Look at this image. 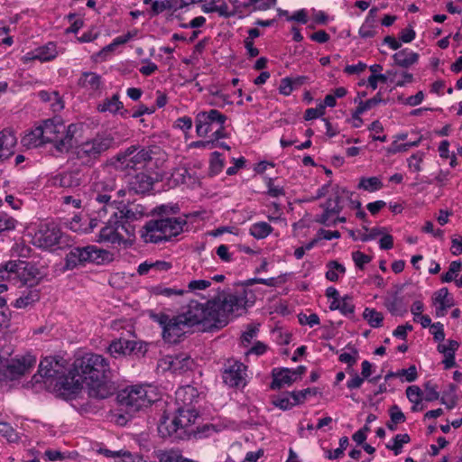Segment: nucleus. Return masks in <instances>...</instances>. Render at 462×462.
<instances>
[{
  "mask_svg": "<svg viewBox=\"0 0 462 462\" xmlns=\"http://www.w3.org/2000/svg\"><path fill=\"white\" fill-rule=\"evenodd\" d=\"M249 293L252 294V291L242 289L223 297L217 296L206 304L190 300L179 314L185 319L191 328L199 324L209 328H222L229 323L230 319L245 313Z\"/></svg>",
  "mask_w": 462,
  "mask_h": 462,
  "instance_id": "f257e3e1",
  "label": "nucleus"
},
{
  "mask_svg": "<svg viewBox=\"0 0 462 462\" xmlns=\"http://www.w3.org/2000/svg\"><path fill=\"white\" fill-rule=\"evenodd\" d=\"M110 374L109 363L101 355L86 353L76 357L70 369V381L65 379L68 393H77L86 383L90 397L108 398L115 392L113 383L108 381Z\"/></svg>",
  "mask_w": 462,
  "mask_h": 462,
  "instance_id": "f03ea898",
  "label": "nucleus"
},
{
  "mask_svg": "<svg viewBox=\"0 0 462 462\" xmlns=\"http://www.w3.org/2000/svg\"><path fill=\"white\" fill-rule=\"evenodd\" d=\"M187 224L180 217H165L151 219L143 226L141 237L145 243L160 244L179 236Z\"/></svg>",
  "mask_w": 462,
  "mask_h": 462,
  "instance_id": "7ed1b4c3",
  "label": "nucleus"
},
{
  "mask_svg": "<svg viewBox=\"0 0 462 462\" xmlns=\"http://www.w3.org/2000/svg\"><path fill=\"white\" fill-rule=\"evenodd\" d=\"M115 146L116 143L111 134L98 133L93 138L78 144L74 150V156L80 165L91 167L103 153Z\"/></svg>",
  "mask_w": 462,
  "mask_h": 462,
  "instance_id": "20e7f679",
  "label": "nucleus"
},
{
  "mask_svg": "<svg viewBox=\"0 0 462 462\" xmlns=\"http://www.w3.org/2000/svg\"><path fill=\"white\" fill-rule=\"evenodd\" d=\"M161 148L157 145L142 147L131 145L125 151L118 152L112 160L116 170L126 171L141 169L150 162L154 155L159 154Z\"/></svg>",
  "mask_w": 462,
  "mask_h": 462,
  "instance_id": "39448f33",
  "label": "nucleus"
},
{
  "mask_svg": "<svg viewBox=\"0 0 462 462\" xmlns=\"http://www.w3.org/2000/svg\"><path fill=\"white\" fill-rule=\"evenodd\" d=\"M155 394L143 385H133L122 390L117 400L129 414L146 409L155 401Z\"/></svg>",
  "mask_w": 462,
  "mask_h": 462,
  "instance_id": "423d86ee",
  "label": "nucleus"
},
{
  "mask_svg": "<svg viewBox=\"0 0 462 462\" xmlns=\"http://www.w3.org/2000/svg\"><path fill=\"white\" fill-rule=\"evenodd\" d=\"M153 320L162 328L164 341L170 344L179 343L191 331L189 325L180 314L170 316L159 313L153 316Z\"/></svg>",
  "mask_w": 462,
  "mask_h": 462,
  "instance_id": "0eeeda50",
  "label": "nucleus"
},
{
  "mask_svg": "<svg viewBox=\"0 0 462 462\" xmlns=\"http://www.w3.org/2000/svg\"><path fill=\"white\" fill-rule=\"evenodd\" d=\"M67 362L64 358L60 356H49L43 358L39 365L38 374L45 378L47 381H50L52 383L55 381V386L60 391L68 393L67 384L65 383V379H68V382L70 381L69 379L70 377V371L67 374Z\"/></svg>",
  "mask_w": 462,
  "mask_h": 462,
  "instance_id": "6e6552de",
  "label": "nucleus"
},
{
  "mask_svg": "<svg viewBox=\"0 0 462 462\" xmlns=\"http://www.w3.org/2000/svg\"><path fill=\"white\" fill-rule=\"evenodd\" d=\"M353 192L345 188L335 186L332 189L330 197L322 204L320 208H323V213L316 217L315 221L324 226H330V218L335 215H338L343 208L345 199H350Z\"/></svg>",
  "mask_w": 462,
  "mask_h": 462,
  "instance_id": "1a4fd4ad",
  "label": "nucleus"
},
{
  "mask_svg": "<svg viewBox=\"0 0 462 462\" xmlns=\"http://www.w3.org/2000/svg\"><path fill=\"white\" fill-rule=\"evenodd\" d=\"M61 230L54 223H42L32 235V244L42 249H51L61 244Z\"/></svg>",
  "mask_w": 462,
  "mask_h": 462,
  "instance_id": "9d476101",
  "label": "nucleus"
},
{
  "mask_svg": "<svg viewBox=\"0 0 462 462\" xmlns=\"http://www.w3.org/2000/svg\"><path fill=\"white\" fill-rule=\"evenodd\" d=\"M226 120V116L217 109L200 111L195 117L196 133L199 136L205 137L217 125H225Z\"/></svg>",
  "mask_w": 462,
  "mask_h": 462,
  "instance_id": "9b49d317",
  "label": "nucleus"
},
{
  "mask_svg": "<svg viewBox=\"0 0 462 462\" xmlns=\"http://www.w3.org/2000/svg\"><path fill=\"white\" fill-rule=\"evenodd\" d=\"M222 379L225 384L232 388H243L246 385V366L235 359H228L222 368Z\"/></svg>",
  "mask_w": 462,
  "mask_h": 462,
  "instance_id": "f8f14e48",
  "label": "nucleus"
},
{
  "mask_svg": "<svg viewBox=\"0 0 462 462\" xmlns=\"http://www.w3.org/2000/svg\"><path fill=\"white\" fill-rule=\"evenodd\" d=\"M113 217L115 219L110 218L106 225L101 228L98 238L97 239V242L120 245L125 241L121 231L124 230L129 234L125 226L118 220L116 212L113 214Z\"/></svg>",
  "mask_w": 462,
  "mask_h": 462,
  "instance_id": "ddd939ff",
  "label": "nucleus"
},
{
  "mask_svg": "<svg viewBox=\"0 0 462 462\" xmlns=\"http://www.w3.org/2000/svg\"><path fill=\"white\" fill-rule=\"evenodd\" d=\"M35 363L36 357L31 354L14 359L7 365V374L12 380L17 379L29 373L34 366Z\"/></svg>",
  "mask_w": 462,
  "mask_h": 462,
  "instance_id": "4468645a",
  "label": "nucleus"
},
{
  "mask_svg": "<svg viewBox=\"0 0 462 462\" xmlns=\"http://www.w3.org/2000/svg\"><path fill=\"white\" fill-rule=\"evenodd\" d=\"M42 130V136L45 143H53L57 149L58 142L65 131V125L60 118H51L45 120L42 125H40Z\"/></svg>",
  "mask_w": 462,
  "mask_h": 462,
  "instance_id": "2eb2a0df",
  "label": "nucleus"
},
{
  "mask_svg": "<svg viewBox=\"0 0 462 462\" xmlns=\"http://www.w3.org/2000/svg\"><path fill=\"white\" fill-rule=\"evenodd\" d=\"M198 416L199 413L193 407H179L177 415L172 420L173 431L191 426L195 423Z\"/></svg>",
  "mask_w": 462,
  "mask_h": 462,
  "instance_id": "dca6fc26",
  "label": "nucleus"
},
{
  "mask_svg": "<svg viewBox=\"0 0 462 462\" xmlns=\"http://www.w3.org/2000/svg\"><path fill=\"white\" fill-rule=\"evenodd\" d=\"M58 55L56 44L53 42H48L47 44L38 47L35 50L27 52L23 56L24 61L30 60H40V61H49L53 60Z\"/></svg>",
  "mask_w": 462,
  "mask_h": 462,
  "instance_id": "f3484780",
  "label": "nucleus"
},
{
  "mask_svg": "<svg viewBox=\"0 0 462 462\" xmlns=\"http://www.w3.org/2000/svg\"><path fill=\"white\" fill-rule=\"evenodd\" d=\"M153 186V179L143 173L140 172L131 177L128 181V189L136 194H144L150 191Z\"/></svg>",
  "mask_w": 462,
  "mask_h": 462,
  "instance_id": "a211bd4d",
  "label": "nucleus"
},
{
  "mask_svg": "<svg viewBox=\"0 0 462 462\" xmlns=\"http://www.w3.org/2000/svg\"><path fill=\"white\" fill-rule=\"evenodd\" d=\"M136 346V341L120 338L112 341L107 350L113 357L118 358L120 356L130 355L134 352Z\"/></svg>",
  "mask_w": 462,
  "mask_h": 462,
  "instance_id": "6ab92c4d",
  "label": "nucleus"
},
{
  "mask_svg": "<svg viewBox=\"0 0 462 462\" xmlns=\"http://www.w3.org/2000/svg\"><path fill=\"white\" fill-rule=\"evenodd\" d=\"M191 1L192 2H206L203 5H201L202 11L206 14L216 12L220 16H223L225 18L236 16V11H232V9H230L226 3L223 2L219 5H217L221 0H191Z\"/></svg>",
  "mask_w": 462,
  "mask_h": 462,
  "instance_id": "aec40b11",
  "label": "nucleus"
},
{
  "mask_svg": "<svg viewBox=\"0 0 462 462\" xmlns=\"http://www.w3.org/2000/svg\"><path fill=\"white\" fill-rule=\"evenodd\" d=\"M16 144L15 135L9 130L0 132V162L8 159L14 153Z\"/></svg>",
  "mask_w": 462,
  "mask_h": 462,
  "instance_id": "412c9836",
  "label": "nucleus"
},
{
  "mask_svg": "<svg viewBox=\"0 0 462 462\" xmlns=\"http://www.w3.org/2000/svg\"><path fill=\"white\" fill-rule=\"evenodd\" d=\"M433 302L434 304H439V307L436 309V316L439 318L444 317L447 310L454 306V300L449 297L448 290L446 287H443L435 292Z\"/></svg>",
  "mask_w": 462,
  "mask_h": 462,
  "instance_id": "4be33fe9",
  "label": "nucleus"
},
{
  "mask_svg": "<svg viewBox=\"0 0 462 462\" xmlns=\"http://www.w3.org/2000/svg\"><path fill=\"white\" fill-rule=\"evenodd\" d=\"M297 381L293 375L292 370L289 368H281L273 370V382L271 388L277 390L284 385H291L293 382Z\"/></svg>",
  "mask_w": 462,
  "mask_h": 462,
  "instance_id": "5701e85b",
  "label": "nucleus"
},
{
  "mask_svg": "<svg viewBox=\"0 0 462 462\" xmlns=\"http://www.w3.org/2000/svg\"><path fill=\"white\" fill-rule=\"evenodd\" d=\"M79 129V127L76 124H70L68 126L65 125V131L62 134H60V138L58 142V152H65L73 147L75 135Z\"/></svg>",
  "mask_w": 462,
  "mask_h": 462,
  "instance_id": "b1692460",
  "label": "nucleus"
},
{
  "mask_svg": "<svg viewBox=\"0 0 462 462\" xmlns=\"http://www.w3.org/2000/svg\"><path fill=\"white\" fill-rule=\"evenodd\" d=\"M165 363L168 364V369L172 373L181 374L190 369L193 361L192 359L185 355L180 356H169L166 357Z\"/></svg>",
  "mask_w": 462,
  "mask_h": 462,
  "instance_id": "393cba45",
  "label": "nucleus"
},
{
  "mask_svg": "<svg viewBox=\"0 0 462 462\" xmlns=\"http://www.w3.org/2000/svg\"><path fill=\"white\" fill-rule=\"evenodd\" d=\"M79 86L90 91H100L103 86L101 76L95 72H83L79 79Z\"/></svg>",
  "mask_w": 462,
  "mask_h": 462,
  "instance_id": "a878e982",
  "label": "nucleus"
},
{
  "mask_svg": "<svg viewBox=\"0 0 462 462\" xmlns=\"http://www.w3.org/2000/svg\"><path fill=\"white\" fill-rule=\"evenodd\" d=\"M87 263H93L96 264H103L111 260V254L108 251L97 248L95 245H88L84 247Z\"/></svg>",
  "mask_w": 462,
  "mask_h": 462,
  "instance_id": "bb28decb",
  "label": "nucleus"
},
{
  "mask_svg": "<svg viewBox=\"0 0 462 462\" xmlns=\"http://www.w3.org/2000/svg\"><path fill=\"white\" fill-rule=\"evenodd\" d=\"M118 218L125 219L126 222H132L141 219L145 215V208L140 204L124 205L119 210Z\"/></svg>",
  "mask_w": 462,
  "mask_h": 462,
  "instance_id": "cd10ccee",
  "label": "nucleus"
},
{
  "mask_svg": "<svg viewBox=\"0 0 462 462\" xmlns=\"http://www.w3.org/2000/svg\"><path fill=\"white\" fill-rule=\"evenodd\" d=\"M53 183L61 188H74L80 185L81 180L78 171H64L53 178Z\"/></svg>",
  "mask_w": 462,
  "mask_h": 462,
  "instance_id": "c85d7f7f",
  "label": "nucleus"
},
{
  "mask_svg": "<svg viewBox=\"0 0 462 462\" xmlns=\"http://www.w3.org/2000/svg\"><path fill=\"white\" fill-rule=\"evenodd\" d=\"M198 397L197 389L190 385L180 387L176 391V400L181 403L180 407H192Z\"/></svg>",
  "mask_w": 462,
  "mask_h": 462,
  "instance_id": "c756f323",
  "label": "nucleus"
},
{
  "mask_svg": "<svg viewBox=\"0 0 462 462\" xmlns=\"http://www.w3.org/2000/svg\"><path fill=\"white\" fill-rule=\"evenodd\" d=\"M84 247L72 248L65 257V267L68 270H73L79 265L87 263Z\"/></svg>",
  "mask_w": 462,
  "mask_h": 462,
  "instance_id": "7c9ffc66",
  "label": "nucleus"
},
{
  "mask_svg": "<svg viewBox=\"0 0 462 462\" xmlns=\"http://www.w3.org/2000/svg\"><path fill=\"white\" fill-rule=\"evenodd\" d=\"M393 59L396 65L402 68H409L418 61L419 55L409 49H403L394 53Z\"/></svg>",
  "mask_w": 462,
  "mask_h": 462,
  "instance_id": "2f4dec72",
  "label": "nucleus"
},
{
  "mask_svg": "<svg viewBox=\"0 0 462 462\" xmlns=\"http://www.w3.org/2000/svg\"><path fill=\"white\" fill-rule=\"evenodd\" d=\"M13 280L25 279L24 271L28 268V263L24 261H9L3 264Z\"/></svg>",
  "mask_w": 462,
  "mask_h": 462,
  "instance_id": "473e14b6",
  "label": "nucleus"
},
{
  "mask_svg": "<svg viewBox=\"0 0 462 462\" xmlns=\"http://www.w3.org/2000/svg\"><path fill=\"white\" fill-rule=\"evenodd\" d=\"M124 105L119 100V96L117 94L114 95L111 98H106L101 103L97 105V110L101 113L109 112L111 114H116L119 110L123 109Z\"/></svg>",
  "mask_w": 462,
  "mask_h": 462,
  "instance_id": "72a5a7b5",
  "label": "nucleus"
},
{
  "mask_svg": "<svg viewBox=\"0 0 462 462\" xmlns=\"http://www.w3.org/2000/svg\"><path fill=\"white\" fill-rule=\"evenodd\" d=\"M23 143L25 146L32 148V147H38L41 146L45 143V140L42 136V130L41 126H36L34 129H32L30 133H28L23 139Z\"/></svg>",
  "mask_w": 462,
  "mask_h": 462,
  "instance_id": "f704fd0d",
  "label": "nucleus"
},
{
  "mask_svg": "<svg viewBox=\"0 0 462 462\" xmlns=\"http://www.w3.org/2000/svg\"><path fill=\"white\" fill-rule=\"evenodd\" d=\"M273 228L267 222H256L254 223L249 228V234L256 238V239H263L267 237L272 232Z\"/></svg>",
  "mask_w": 462,
  "mask_h": 462,
  "instance_id": "c9c22d12",
  "label": "nucleus"
},
{
  "mask_svg": "<svg viewBox=\"0 0 462 462\" xmlns=\"http://www.w3.org/2000/svg\"><path fill=\"white\" fill-rule=\"evenodd\" d=\"M383 182L378 177L361 178L357 188L369 192L379 190L383 188Z\"/></svg>",
  "mask_w": 462,
  "mask_h": 462,
  "instance_id": "e433bc0d",
  "label": "nucleus"
},
{
  "mask_svg": "<svg viewBox=\"0 0 462 462\" xmlns=\"http://www.w3.org/2000/svg\"><path fill=\"white\" fill-rule=\"evenodd\" d=\"M40 300V293L37 290H31L26 294L16 299L14 307L21 309L26 308Z\"/></svg>",
  "mask_w": 462,
  "mask_h": 462,
  "instance_id": "4c0bfd02",
  "label": "nucleus"
},
{
  "mask_svg": "<svg viewBox=\"0 0 462 462\" xmlns=\"http://www.w3.org/2000/svg\"><path fill=\"white\" fill-rule=\"evenodd\" d=\"M156 457L159 462H183L185 460V457L181 456L180 451L174 449L158 450Z\"/></svg>",
  "mask_w": 462,
  "mask_h": 462,
  "instance_id": "58836bf2",
  "label": "nucleus"
},
{
  "mask_svg": "<svg viewBox=\"0 0 462 462\" xmlns=\"http://www.w3.org/2000/svg\"><path fill=\"white\" fill-rule=\"evenodd\" d=\"M178 0H162L152 2L151 7L152 15H158L165 10L174 9L177 10Z\"/></svg>",
  "mask_w": 462,
  "mask_h": 462,
  "instance_id": "ea45409f",
  "label": "nucleus"
},
{
  "mask_svg": "<svg viewBox=\"0 0 462 462\" xmlns=\"http://www.w3.org/2000/svg\"><path fill=\"white\" fill-rule=\"evenodd\" d=\"M448 391H445L441 396V403L446 405L449 410L453 409L457 403V386L455 384H449Z\"/></svg>",
  "mask_w": 462,
  "mask_h": 462,
  "instance_id": "a19ab883",
  "label": "nucleus"
},
{
  "mask_svg": "<svg viewBox=\"0 0 462 462\" xmlns=\"http://www.w3.org/2000/svg\"><path fill=\"white\" fill-rule=\"evenodd\" d=\"M363 316L367 320L369 325L373 328H380L383 324V316L381 312L374 309L366 308L364 310Z\"/></svg>",
  "mask_w": 462,
  "mask_h": 462,
  "instance_id": "79ce46f5",
  "label": "nucleus"
},
{
  "mask_svg": "<svg viewBox=\"0 0 462 462\" xmlns=\"http://www.w3.org/2000/svg\"><path fill=\"white\" fill-rule=\"evenodd\" d=\"M411 441L410 436L405 434H397L393 438V443L392 445L387 444L386 448L390 450H393L394 455L397 456L402 452V448L403 444H407Z\"/></svg>",
  "mask_w": 462,
  "mask_h": 462,
  "instance_id": "37998d69",
  "label": "nucleus"
},
{
  "mask_svg": "<svg viewBox=\"0 0 462 462\" xmlns=\"http://www.w3.org/2000/svg\"><path fill=\"white\" fill-rule=\"evenodd\" d=\"M462 270L461 261H453L450 263L448 271L441 275L442 282H450L455 281L458 273Z\"/></svg>",
  "mask_w": 462,
  "mask_h": 462,
  "instance_id": "c03bdc74",
  "label": "nucleus"
},
{
  "mask_svg": "<svg viewBox=\"0 0 462 462\" xmlns=\"http://www.w3.org/2000/svg\"><path fill=\"white\" fill-rule=\"evenodd\" d=\"M328 270L326 273V278L331 282L338 280V273H345L346 268L337 261H331L328 263Z\"/></svg>",
  "mask_w": 462,
  "mask_h": 462,
  "instance_id": "a18cd8bd",
  "label": "nucleus"
},
{
  "mask_svg": "<svg viewBox=\"0 0 462 462\" xmlns=\"http://www.w3.org/2000/svg\"><path fill=\"white\" fill-rule=\"evenodd\" d=\"M39 97L44 102L51 101V100L54 99L55 103L51 104L52 109L54 111H59L63 108V104L60 100L59 93L56 91L52 92V93H49L47 91L42 90L39 92Z\"/></svg>",
  "mask_w": 462,
  "mask_h": 462,
  "instance_id": "49530a36",
  "label": "nucleus"
},
{
  "mask_svg": "<svg viewBox=\"0 0 462 462\" xmlns=\"http://www.w3.org/2000/svg\"><path fill=\"white\" fill-rule=\"evenodd\" d=\"M17 220L6 213H0V234L15 229Z\"/></svg>",
  "mask_w": 462,
  "mask_h": 462,
  "instance_id": "de8ad7c7",
  "label": "nucleus"
},
{
  "mask_svg": "<svg viewBox=\"0 0 462 462\" xmlns=\"http://www.w3.org/2000/svg\"><path fill=\"white\" fill-rule=\"evenodd\" d=\"M287 281V274H282L278 277H273L269 279L256 278L252 281V283H260L269 287H276L285 283Z\"/></svg>",
  "mask_w": 462,
  "mask_h": 462,
  "instance_id": "09e8293b",
  "label": "nucleus"
},
{
  "mask_svg": "<svg viewBox=\"0 0 462 462\" xmlns=\"http://www.w3.org/2000/svg\"><path fill=\"white\" fill-rule=\"evenodd\" d=\"M383 102L381 93L378 92L374 97L367 99L366 101H360L357 106V114H363L365 111L374 107L378 104Z\"/></svg>",
  "mask_w": 462,
  "mask_h": 462,
  "instance_id": "8fccbe9b",
  "label": "nucleus"
},
{
  "mask_svg": "<svg viewBox=\"0 0 462 462\" xmlns=\"http://www.w3.org/2000/svg\"><path fill=\"white\" fill-rule=\"evenodd\" d=\"M224 167V161L221 159V153L218 152H214L211 154L210 158V174L217 175L218 174Z\"/></svg>",
  "mask_w": 462,
  "mask_h": 462,
  "instance_id": "3c124183",
  "label": "nucleus"
},
{
  "mask_svg": "<svg viewBox=\"0 0 462 462\" xmlns=\"http://www.w3.org/2000/svg\"><path fill=\"white\" fill-rule=\"evenodd\" d=\"M339 311L345 316H351L355 311V305L352 297L346 295L340 298Z\"/></svg>",
  "mask_w": 462,
  "mask_h": 462,
  "instance_id": "603ef678",
  "label": "nucleus"
},
{
  "mask_svg": "<svg viewBox=\"0 0 462 462\" xmlns=\"http://www.w3.org/2000/svg\"><path fill=\"white\" fill-rule=\"evenodd\" d=\"M153 211L160 217H171V215L179 213L180 207L178 205H161L156 207Z\"/></svg>",
  "mask_w": 462,
  "mask_h": 462,
  "instance_id": "864d4df0",
  "label": "nucleus"
},
{
  "mask_svg": "<svg viewBox=\"0 0 462 462\" xmlns=\"http://www.w3.org/2000/svg\"><path fill=\"white\" fill-rule=\"evenodd\" d=\"M318 393L316 388H306L301 391L292 392L291 393V396L294 401V403H301L303 402L309 395H316Z\"/></svg>",
  "mask_w": 462,
  "mask_h": 462,
  "instance_id": "5fc2aeb1",
  "label": "nucleus"
},
{
  "mask_svg": "<svg viewBox=\"0 0 462 462\" xmlns=\"http://www.w3.org/2000/svg\"><path fill=\"white\" fill-rule=\"evenodd\" d=\"M28 268L24 271V277L25 279H18V282H20L23 285H32V282L37 278L39 275V271L36 267H34L32 264L28 263Z\"/></svg>",
  "mask_w": 462,
  "mask_h": 462,
  "instance_id": "6e6d98bb",
  "label": "nucleus"
},
{
  "mask_svg": "<svg viewBox=\"0 0 462 462\" xmlns=\"http://www.w3.org/2000/svg\"><path fill=\"white\" fill-rule=\"evenodd\" d=\"M439 398L437 386L430 381L424 383V400L427 402L436 401Z\"/></svg>",
  "mask_w": 462,
  "mask_h": 462,
  "instance_id": "4d7b16f0",
  "label": "nucleus"
},
{
  "mask_svg": "<svg viewBox=\"0 0 462 462\" xmlns=\"http://www.w3.org/2000/svg\"><path fill=\"white\" fill-rule=\"evenodd\" d=\"M407 398L414 404H420L422 401V392L417 385L409 386L406 389Z\"/></svg>",
  "mask_w": 462,
  "mask_h": 462,
  "instance_id": "13d9d810",
  "label": "nucleus"
},
{
  "mask_svg": "<svg viewBox=\"0 0 462 462\" xmlns=\"http://www.w3.org/2000/svg\"><path fill=\"white\" fill-rule=\"evenodd\" d=\"M385 306L390 313L395 316H402L405 312L402 307V301L398 298L387 300Z\"/></svg>",
  "mask_w": 462,
  "mask_h": 462,
  "instance_id": "bf43d9fd",
  "label": "nucleus"
},
{
  "mask_svg": "<svg viewBox=\"0 0 462 462\" xmlns=\"http://www.w3.org/2000/svg\"><path fill=\"white\" fill-rule=\"evenodd\" d=\"M276 0H249V6L254 5V11H265L276 5Z\"/></svg>",
  "mask_w": 462,
  "mask_h": 462,
  "instance_id": "052dcab7",
  "label": "nucleus"
},
{
  "mask_svg": "<svg viewBox=\"0 0 462 462\" xmlns=\"http://www.w3.org/2000/svg\"><path fill=\"white\" fill-rule=\"evenodd\" d=\"M352 260L357 268L363 270L365 264L370 263L372 258L360 251H355L352 253Z\"/></svg>",
  "mask_w": 462,
  "mask_h": 462,
  "instance_id": "680f3d73",
  "label": "nucleus"
},
{
  "mask_svg": "<svg viewBox=\"0 0 462 462\" xmlns=\"http://www.w3.org/2000/svg\"><path fill=\"white\" fill-rule=\"evenodd\" d=\"M458 347L459 343L457 340L448 339L447 344H439L437 349L441 354L452 353V355H455Z\"/></svg>",
  "mask_w": 462,
  "mask_h": 462,
  "instance_id": "e2e57ef3",
  "label": "nucleus"
},
{
  "mask_svg": "<svg viewBox=\"0 0 462 462\" xmlns=\"http://www.w3.org/2000/svg\"><path fill=\"white\" fill-rule=\"evenodd\" d=\"M353 355L350 353H342L338 356V360L347 365L349 370L357 361L358 351L355 348L352 349Z\"/></svg>",
  "mask_w": 462,
  "mask_h": 462,
  "instance_id": "0e129e2a",
  "label": "nucleus"
},
{
  "mask_svg": "<svg viewBox=\"0 0 462 462\" xmlns=\"http://www.w3.org/2000/svg\"><path fill=\"white\" fill-rule=\"evenodd\" d=\"M291 393L286 396L278 397L275 400L273 401V403L274 406L286 411L293 407L294 405H297V403H294L293 402H291Z\"/></svg>",
  "mask_w": 462,
  "mask_h": 462,
  "instance_id": "69168bd1",
  "label": "nucleus"
},
{
  "mask_svg": "<svg viewBox=\"0 0 462 462\" xmlns=\"http://www.w3.org/2000/svg\"><path fill=\"white\" fill-rule=\"evenodd\" d=\"M431 334L433 338L437 342H442L445 339V332L443 324L440 322H435L430 326Z\"/></svg>",
  "mask_w": 462,
  "mask_h": 462,
  "instance_id": "338daca9",
  "label": "nucleus"
},
{
  "mask_svg": "<svg viewBox=\"0 0 462 462\" xmlns=\"http://www.w3.org/2000/svg\"><path fill=\"white\" fill-rule=\"evenodd\" d=\"M390 418L393 424H399L405 421V415L397 405L390 409Z\"/></svg>",
  "mask_w": 462,
  "mask_h": 462,
  "instance_id": "774afa93",
  "label": "nucleus"
}]
</instances>
